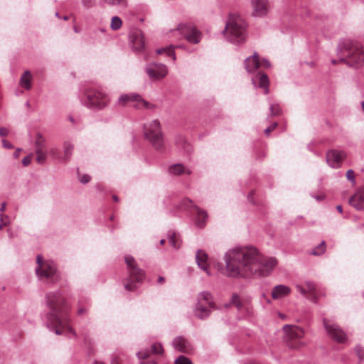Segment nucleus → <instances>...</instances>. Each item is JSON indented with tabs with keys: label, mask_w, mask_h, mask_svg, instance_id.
Here are the masks:
<instances>
[{
	"label": "nucleus",
	"mask_w": 364,
	"mask_h": 364,
	"mask_svg": "<svg viewBox=\"0 0 364 364\" xmlns=\"http://www.w3.org/2000/svg\"><path fill=\"white\" fill-rule=\"evenodd\" d=\"M225 261L229 277L243 278L268 276L277 264L275 258L259 254L252 246L230 250L225 255Z\"/></svg>",
	"instance_id": "nucleus-1"
},
{
	"label": "nucleus",
	"mask_w": 364,
	"mask_h": 364,
	"mask_svg": "<svg viewBox=\"0 0 364 364\" xmlns=\"http://www.w3.org/2000/svg\"><path fill=\"white\" fill-rule=\"evenodd\" d=\"M46 304L48 309L46 313V326L55 334L64 332L75 334L70 326V306L60 291H50L45 295Z\"/></svg>",
	"instance_id": "nucleus-2"
},
{
	"label": "nucleus",
	"mask_w": 364,
	"mask_h": 364,
	"mask_svg": "<svg viewBox=\"0 0 364 364\" xmlns=\"http://www.w3.org/2000/svg\"><path fill=\"white\" fill-rule=\"evenodd\" d=\"M339 61L349 67L359 68L364 65V48L358 43L343 41L338 47Z\"/></svg>",
	"instance_id": "nucleus-3"
},
{
	"label": "nucleus",
	"mask_w": 364,
	"mask_h": 364,
	"mask_svg": "<svg viewBox=\"0 0 364 364\" xmlns=\"http://www.w3.org/2000/svg\"><path fill=\"white\" fill-rule=\"evenodd\" d=\"M247 23L237 14H230L223 33L227 40L233 44H240L246 39Z\"/></svg>",
	"instance_id": "nucleus-4"
},
{
	"label": "nucleus",
	"mask_w": 364,
	"mask_h": 364,
	"mask_svg": "<svg viewBox=\"0 0 364 364\" xmlns=\"http://www.w3.org/2000/svg\"><path fill=\"white\" fill-rule=\"evenodd\" d=\"M124 261L128 267L129 277L124 280V286L127 291H134L137 288L136 282H142L145 274L143 269L138 267L137 263L132 256L125 255Z\"/></svg>",
	"instance_id": "nucleus-5"
},
{
	"label": "nucleus",
	"mask_w": 364,
	"mask_h": 364,
	"mask_svg": "<svg viewBox=\"0 0 364 364\" xmlns=\"http://www.w3.org/2000/svg\"><path fill=\"white\" fill-rule=\"evenodd\" d=\"M36 262L38 266L35 271L40 279L46 280L53 284L60 279V272L53 261H43L41 255H38L36 257Z\"/></svg>",
	"instance_id": "nucleus-6"
},
{
	"label": "nucleus",
	"mask_w": 364,
	"mask_h": 364,
	"mask_svg": "<svg viewBox=\"0 0 364 364\" xmlns=\"http://www.w3.org/2000/svg\"><path fill=\"white\" fill-rule=\"evenodd\" d=\"M145 138L151 144L157 151L164 149V135L159 120L154 119L144 125Z\"/></svg>",
	"instance_id": "nucleus-7"
},
{
	"label": "nucleus",
	"mask_w": 364,
	"mask_h": 364,
	"mask_svg": "<svg viewBox=\"0 0 364 364\" xmlns=\"http://www.w3.org/2000/svg\"><path fill=\"white\" fill-rule=\"evenodd\" d=\"M283 329L285 332L284 341L289 348L299 350L306 346L302 340L305 334L303 328L296 326L284 325Z\"/></svg>",
	"instance_id": "nucleus-8"
},
{
	"label": "nucleus",
	"mask_w": 364,
	"mask_h": 364,
	"mask_svg": "<svg viewBox=\"0 0 364 364\" xmlns=\"http://www.w3.org/2000/svg\"><path fill=\"white\" fill-rule=\"evenodd\" d=\"M85 105L89 108L102 109L105 108L109 102V96L102 90L97 88H89L85 92Z\"/></svg>",
	"instance_id": "nucleus-9"
},
{
	"label": "nucleus",
	"mask_w": 364,
	"mask_h": 364,
	"mask_svg": "<svg viewBox=\"0 0 364 364\" xmlns=\"http://www.w3.org/2000/svg\"><path fill=\"white\" fill-rule=\"evenodd\" d=\"M131 102H134L133 106L136 109H153L155 108L154 105L146 101L140 95L135 92L121 95L118 98L116 105L117 106L125 107Z\"/></svg>",
	"instance_id": "nucleus-10"
},
{
	"label": "nucleus",
	"mask_w": 364,
	"mask_h": 364,
	"mask_svg": "<svg viewBox=\"0 0 364 364\" xmlns=\"http://www.w3.org/2000/svg\"><path fill=\"white\" fill-rule=\"evenodd\" d=\"M173 32L180 34L181 37L193 44H197L201 40V32L191 23H179Z\"/></svg>",
	"instance_id": "nucleus-11"
},
{
	"label": "nucleus",
	"mask_w": 364,
	"mask_h": 364,
	"mask_svg": "<svg viewBox=\"0 0 364 364\" xmlns=\"http://www.w3.org/2000/svg\"><path fill=\"white\" fill-rule=\"evenodd\" d=\"M323 324L327 334L337 343H344L347 336L342 328L333 320L323 318Z\"/></svg>",
	"instance_id": "nucleus-12"
},
{
	"label": "nucleus",
	"mask_w": 364,
	"mask_h": 364,
	"mask_svg": "<svg viewBox=\"0 0 364 364\" xmlns=\"http://www.w3.org/2000/svg\"><path fill=\"white\" fill-rule=\"evenodd\" d=\"M145 70L149 78L153 80L162 79L168 74L166 65L158 63L146 65Z\"/></svg>",
	"instance_id": "nucleus-13"
},
{
	"label": "nucleus",
	"mask_w": 364,
	"mask_h": 364,
	"mask_svg": "<svg viewBox=\"0 0 364 364\" xmlns=\"http://www.w3.org/2000/svg\"><path fill=\"white\" fill-rule=\"evenodd\" d=\"M129 41L132 48L136 52H141L145 46L143 32L139 29H134L129 33Z\"/></svg>",
	"instance_id": "nucleus-14"
},
{
	"label": "nucleus",
	"mask_w": 364,
	"mask_h": 364,
	"mask_svg": "<svg viewBox=\"0 0 364 364\" xmlns=\"http://www.w3.org/2000/svg\"><path fill=\"white\" fill-rule=\"evenodd\" d=\"M345 157L346 154L344 151L332 149L326 153V160L329 166L337 168L341 166L342 161Z\"/></svg>",
	"instance_id": "nucleus-15"
},
{
	"label": "nucleus",
	"mask_w": 364,
	"mask_h": 364,
	"mask_svg": "<svg viewBox=\"0 0 364 364\" xmlns=\"http://www.w3.org/2000/svg\"><path fill=\"white\" fill-rule=\"evenodd\" d=\"M305 284L307 287V289H304L301 285H296V288L297 291H299L301 294L304 296H306V293H309V299L314 302H316L318 297L321 295V293L319 292L317 285L311 282L307 281L305 282Z\"/></svg>",
	"instance_id": "nucleus-16"
},
{
	"label": "nucleus",
	"mask_w": 364,
	"mask_h": 364,
	"mask_svg": "<svg viewBox=\"0 0 364 364\" xmlns=\"http://www.w3.org/2000/svg\"><path fill=\"white\" fill-rule=\"evenodd\" d=\"M252 15L256 17L266 16L269 12L267 0H252Z\"/></svg>",
	"instance_id": "nucleus-17"
},
{
	"label": "nucleus",
	"mask_w": 364,
	"mask_h": 364,
	"mask_svg": "<svg viewBox=\"0 0 364 364\" xmlns=\"http://www.w3.org/2000/svg\"><path fill=\"white\" fill-rule=\"evenodd\" d=\"M182 205L185 208H193L195 210L197 213L196 225L198 227L203 228L205 225V219L208 217L205 211L193 205V201L189 199L183 200Z\"/></svg>",
	"instance_id": "nucleus-18"
},
{
	"label": "nucleus",
	"mask_w": 364,
	"mask_h": 364,
	"mask_svg": "<svg viewBox=\"0 0 364 364\" xmlns=\"http://www.w3.org/2000/svg\"><path fill=\"white\" fill-rule=\"evenodd\" d=\"M203 306H208L213 310L218 309L216 304L213 301V297L210 291H204L200 292L196 297V303Z\"/></svg>",
	"instance_id": "nucleus-19"
},
{
	"label": "nucleus",
	"mask_w": 364,
	"mask_h": 364,
	"mask_svg": "<svg viewBox=\"0 0 364 364\" xmlns=\"http://www.w3.org/2000/svg\"><path fill=\"white\" fill-rule=\"evenodd\" d=\"M173 346L176 350L184 353H191L193 351L192 344L184 337L178 336L173 341Z\"/></svg>",
	"instance_id": "nucleus-20"
},
{
	"label": "nucleus",
	"mask_w": 364,
	"mask_h": 364,
	"mask_svg": "<svg viewBox=\"0 0 364 364\" xmlns=\"http://www.w3.org/2000/svg\"><path fill=\"white\" fill-rule=\"evenodd\" d=\"M349 204L358 210L364 209V188L359 189L349 198Z\"/></svg>",
	"instance_id": "nucleus-21"
},
{
	"label": "nucleus",
	"mask_w": 364,
	"mask_h": 364,
	"mask_svg": "<svg viewBox=\"0 0 364 364\" xmlns=\"http://www.w3.org/2000/svg\"><path fill=\"white\" fill-rule=\"evenodd\" d=\"M150 352L152 354H162L164 352L162 345L159 343H154L151 345V350H149L148 349L141 350L137 352L136 355L139 360H144L149 357Z\"/></svg>",
	"instance_id": "nucleus-22"
},
{
	"label": "nucleus",
	"mask_w": 364,
	"mask_h": 364,
	"mask_svg": "<svg viewBox=\"0 0 364 364\" xmlns=\"http://www.w3.org/2000/svg\"><path fill=\"white\" fill-rule=\"evenodd\" d=\"M212 310V309H210L208 306L195 304L193 312L196 318L200 320H205L210 316Z\"/></svg>",
	"instance_id": "nucleus-23"
},
{
	"label": "nucleus",
	"mask_w": 364,
	"mask_h": 364,
	"mask_svg": "<svg viewBox=\"0 0 364 364\" xmlns=\"http://www.w3.org/2000/svg\"><path fill=\"white\" fill-rule=\"evenodd\" d=\"M259 67L258 55L255 53L252 56L247 58L245 60V68L248 73L255 71Z\"/></svg>",
	"instance_id": "nucleus-24"
},
{
	"label": "nucleus",
	"mask_w": 364,
	"mask_h": 364,
	"mask_svg": "<svg viewBox=\"0 0 364 364\" xmlns=\"http://www.w3.org/2000/svg\"><path fill=\"white\" fill-rule=\"evenodd\" d=\"M208 255L203 250H198L196 255V261L198 266L203 270L205 271L208 275H210L208 272L207 265Z\"/></svg>",
	"instance_id": "nucleus-25"
},
{
	"label": "nucleus",
	"mask_w": 364,
	"mask_h": 364,
	"mask_svg": "<svg viewBox=\"0 0 364 364\" xmlns=\"http://www.w3.org/2000/svg\"><path fill=\"white\" fill-rule=\"evenodd\" d=\"M291 290L287 286L279 284L274 287L272 291V297L274 299H279L289 294Z\"/></svg>",
	"instance_id": "nucleus-26"
},
{
	"label": "nucleus",
	"mask_w": 364,
	"mask_h": 364,
	"mask_svg": "<svg viewBox=\"0 0 364 364\" xmlns=\"http://www.w3.org/2000/svg\"><path fill=\"white\" fill-rule=\"evenodd\" d=\"M36 153H47L46 140L41 133H37L35 140Z\"/></svg>",
	"instance_id": "nucleus-27"
},
{
	"label": "nucleus",
	"mask_w": 364,
	"mask_h": 364,
	"mask_svg": "<svg viewBox=\"0 0 364 364\" xmlns=\"http://www.w3.org/2000/svg\"><path fill=\"white\" fill-rule=\"evenodd\" d=\"M168 172L170 174L175 176L181 175L183 173L190 175L191 173V171L186 168L181 164H176L171 166L168 168Z\"/></svg>",
	"instance_id": "nucleus-28"
},
{
	"label": "nucleus",
	"mask_w": 364,
	"mask_h": 364,
	"mask_svg": "<svg viewBox=\"0 0 364 364\" xmlns=\"http://www.w3.org/2000/svg\"><path fill=\"white\" fill-rule=\"evenodd\" d=\"M73 149L74 146L70 141H65L63 142V156L61 157L60 161L68 162L71 158Z\"/></svg>",
	"instance_id": "nucleus-29"
},
{
	"label": "nucleus",
	"mask_w": 364,
	"mask_h": 364,
	"mask_svg": "<svg viewBox=\"0 0 364 364\" xmlns=\"http://www.w3.org/2000/svg\"><path fill=\"white\" fill-rule=\"evenodd\" d=\"M31 73L29 70H26L20 78V85L25 90H30L31 88Z\"/></svg>",
	"instance_id": "nucleus-30"
},
{
	"label": "nucleus",
	"mask_w": 364,
	"mask_h": 364,
	"mask_svg": "<svg viewBox=\"0 0 364 364\" xmlns=\"http://www.w3.org/2000/svg\"><path fill=\"white\" fill-rule=\"evenodd\" d=\"M168 241L169 244L175 249H178L181 247V240L179 236L176 232H168Z\"/></svg>",
	"instance_id": "nucleus-31"
},
{
	"label": "nucleus",
	"mask_w": 364,
	"mask_h": 364,
	"mask_svg": "<svg viewBox=\"0 0 364 364\" xmlns=\"http://www.w3.org/2000/svg\"><path fill=\"white\" fill-rule=\"evenodd\" d=\"M269 79L266 74H261L259 77V86L264 88V94L269 93Z\"/></svg>",
	"instance_id": "nucleus-32"
},
{
	"label": "nucleus",
	"mask_w": 364,
	"mask_h": 364,
	"mask_svg": "<svg viewBox=\"0 0 364 364\" xmlns=\"http://www.w3.org/2000/svg\"><path fill=\"white\" fill-rule=\"evenodd\" d=\"M326 251V242L325 241H322L320 244H318L315 248H314L311 254L316 256H319L323 255Z\"/></svg>",
	"instance_id": "nucleus-33"
},
{
	"label": "nucleus",
	"mask_w": 364,
	"mask_h": 364,
	"mask_svg": "<svg viewBox=\"0 0 364 364\" xmlns=\"http://www.w3.org/2000/svg\"><path fill=\"white\" fill-rule=\"evenodd\" d=\"M165 51H167L168 53V56L172 58L173 60H176V55L173 51V46H172L166 48H161L156 50V53L159 55L164 54Z\"/></svg>",
	"instance_id": "nucleus-34"
},
{
	"label": "nucleus",
	"mask_w": 364,
	"mask_h": 364,
	"mask_svg": "<svg viewBox=\"0 0 364 364\" xmlns=\"http://www.w3.org/2000/svg\"><path fill=\"white\" fill-rule=\"evenodd\" d=\"M122 21L118 16H114L111 21L110 27L112 30L117 31L122 26Z\"/></svg>",
	"instance_id": "nucleus-35"
},
{
	"label": "nucleus",
	"mask_w": 364,
	"mask_h": 364,
	"mask_svg": "<svg viewBox=\"0 0 364 364\" xmlns=\"http://www.w3.org/2000/svg\"><path fill=\"white\" fill-rule=\"evenodd\" d=\"M230 302L232 305H235L238 310H240L242 307V304L240 299L239 296L237 294H233Z\"/></svg>",
	"instance_id": "nucleus-36"
},
{
	"label": "nucleus",
	"mask_w": 364,
	"mask_h": 364,
	"mask_svg": "<svg viewBox=\"0 0 364 364\" xmlns=\"http://www.w3.org/2000/svg\"><path fill=\"white\" fill-rule=\"evenodd\" d=\"M270 115L277 116L281 114V108L278 105H270L269 107Z\"/></svg>",
	"instance_id": "nucleus-37"
},
{
	"label": "nucleus",
	"mask_w": 364,
	"mask_h": 364,
	"mask_svg": "<svg viewBox=\"0 0 364 364\" xmlns=\"http://www.w3.org/2000/svg\"><path fill=\"white\" fill-rule=\"evenodd\" d=\"M175 364H193V363L189 358H188L183 355H180L179 357H178L176 359Z\"/></svg>",
	"instance_id": "nucleus-38"
},
{
	"label": "nucleus",
	"mask_w": 364,
	"mask_h": 364,
	"mask_svg": "<svg viewBox=\"0 0 364 364\" xmlns=\"http://www.w3.org/2000/svg\"><path fill=\"white\" fill-rule=\"evenodd\" d=\"M36 162L38 164H43L46 160L47 158V153H41V154H36Z\"/></svg>",
	"instance_id": "nucleus-39"
},
{
	"label": "nucleus",
	"mask_w": 364,
	"mask_h": 364,
	"mask_svg": "<svg viewBox=\"0 0 364 364\" xmlns=\"http://www.w3.org/2000/svg\"><path fill=\"white\" fill-rule=\"evenodd\" d=\"M356 354L360 360V361H362L364 359V350L362 348L361 346H357L355 348Z\"/></svg>",
	"instance_id": "nucleus-40"
},
{
	"label": "nucleus",
	"mask_w": 364,
	"mask_h": 364,
	"mask_svg": "<svg viewBox=\"0 0 364 364\" xmlns=\"http://www.w3.org/2000/svg\"><path fill=\"white\" fill-rule=\"evenodd\" d=\"M108 3L112 5H119L122 6L127 5L126 0H108Z\"/></svg>",
	"instance_id": "nucleus-41"
},
{
	"label": "nucleus",
	"mask_w": 364,
	"mask_h": 364,
	"mask_svg": "<svg viewBox=\"0 0 364 364\" xmlns=\"http://www.w3.org/2000/svg\"><path fill=\"white\" fill-rule=\"evenodd\" d=\"M277 127V122L272 123L269 127L264 129V134L268 136L276 127Z\"/></svg>",
	"instance_id": "nucleus-42"
},
{
	"label": "nucleus",
	"mask_w": 364,
	"mask_h": 364,
	"mask_svg": "<svg viewBox=\"0 0 364 364\" xmlns=\"http://www.w3.org/2000/svg\"><path fill=\"white\" fill-rule=\"evenodd\" d=\"M82 5L87 8H91L95 5V0H82Z\"/></svg>",
	"instance_id": "nucleus-43"
},
{
	"label": "nucleus",
	"mask_w": 364,
	"mask_h": 364,
	"mask_svg": "<svg viewBox=\"0 0 364 364\" xmlns=\"http://www.w3.org/2000/svg\"><path fill=\"white\" fill-rule=\"evenodd\" d=\"M91 179V177L87 174H84L82 176H79L80 181L83 183L86 184Z\"/></svg>",
	"instance_id": "nucleus-44"
},
{
	"label": "nucleus",
	"mask_w": 364,
	"mask_h": 364,
	"mask_svg": "<svg viewBox=\"0 0 364 364\" xmlns=\"http://www.w3.org/2000/svg\"><path fill=\"white\" fill-rule=\"evenodd\" d=\"M31 162V155L24 157L22 160V164L24 166H28Z\"/></svg>",
	"instance_id": "nucleus-45"
},
{
	"label": "nucleus",
	"mask_w": 364,
	"mask_h": 364,
	"mask_svg": "<svg viewBox=\"0 0 364 364\" xmlns=\"http://www.w3.org/2000/svg\"><path fill=\"white\" fill-rule=\"evenodd\" d=\"M346 178L348 180L350 181H354V172L353 170L350 169L348 171H347L346 172Z\"/></svg>",
	"instance_id": "nucleus-46"
},
{
	"label": "nucleus",
	"mask_w": 364,
	"mask_h": 364,
	"mask_svg": "<svg viewBox=\"0 0 364 364\" xmlns=\"http://www.w3.org/2000/svg\"><path fill=\"white\" fill-rule=\"evenodd\" d=\"M2 145L5 149H11L14 148L12 144L6 139H2Z\"/></svg>",
	"instance_id": "nucleus-47"
},
{
	"label": "nucleus",
	"mask_w": 364,
	"mask_h": 364,
	"mask_svg": "<svg viewBox=\"0 0 364 364\" xmlns=\"http://www.w3.org/2000/svg\"><path fill=\"white\" fill-rule=\"evenodd\" d=\"M50 154L54 157L59 160H60L61 157H58L57 156L58 154V149L57 148H52L50 149Z\"/></svg>",
	"instance_id": "nucleus-48"
},
{
	"label": "nucleus",
	"mask_w": 364,
	"mask_h": 364,
	"mask_svg": "<svg viewBox=\"0 0 364 364\" xmlns=\"http://www.w3.org/2000/svg\"><path fill=\"white\" fill-rule=\"evenodd\" d=\"M8 134H9V131L7 130V129H6L4 127L0 128V136H6L8 135Z\"/></svg>",
	"instance_id": "nucleus-49"
},
{
	"label": "nucleus",
	"mask_w": 364,
	"mask_h": 364,
	"mask_svg": "<svg viewBox=\"0 0 364 364\" xmlns=\"http://www.w3.org/2000/svg\"><path fill=\"white\" fill-rule=\"evenodd\" d=\"M22 151V149L18 148L13 154V156L15 159L18 158L20 152Z\"/></svg>",
	"instance_id": "nucleus-50"
},
{
	"label": "nucleus",
	"mask_w": 364,
	"mask_h": 364,
	"mask_svg": "<svg viewBox=\"0 0 364 364\" xmlns=\"http://www.w3.org/2000/svg\"><path fill=\"white\" fill-rule=\"evenodd\" d=\"M311 196L313 198H314L318 201L323 200L325 198V196L324 195H319V196L311 195Z\"/></svg>",
	"instance_id": "nucleus-51"
},
{
	"label": "nucleus",
	"mask_w": 364,
	"mask_h": 364,
	"mask_svg": "<svg viewBox=\"0 0 364 364\" xmlns=\"http://www.w3.org/2000/svg\"><path fill=\"white\" fill-rule=\"evenodd\" d=\"M3 217H4V215L1 214V215H0V230H1L4 226L6 225V222H4Z\"/></svg>",
	"instance_id": "nucleus-52"
},
{
	"label": "nucleus",
	"mask_w": 364,
	"mask_h": 364,
	"mask_svg": "<svg viewBox=\"0 0 364 364\" xmlns=\"http://www.w3.org/2000/svg\"><path fill=\"white\" fill-rule=\"evenodd\" d=\"M262 65L265 68H269L270 67V63L268 60L264 59L262 63Z\"/></svg>",
	"instance_id": "nucleus-53"
},
{
	"label": "nucleus",
	"mask_w": 364,
	"mask_h": 364,
	"mask_svg": "<svg viewBox=\"0 0 364 364\" xmlns=\"http://www.w3.org/2000/svg\"><path fill=\"white\" fill-rule=\"evenodd\" d=\"M165 282V278L162 276H159L158 277V279H157V282L159 284H161L163 283H164Z\"/></svg>",
	"instance_id": "nucleus-54"
},
{
	"label": "nucleus",
	"mask_w": 364,
	"mask_h": 364,
	"mask_svg": "<svg viewBox=\"0 0 364 364\" xmlns=\"http://www.w3.org/2000/svg\"><path fill=\"white\" fill-rule=\"evenodd\" d=\"M6 205V203H5V202H3V203H1V208H0V211H1V212H3V211H4V210H5Z\"/></svg>",
	"instance_id": "nucleus-55"
},
{
	"label": "nucleus",
	"mask_w": 364,
	"mask_h": 364,
	"mask_svg": "<svg viewBox=\"0 0 364 364\" xmlns=\"http://www.w3.org/2000/svg\"><path fill=\"white\" fill-rule=\"evenodd\" d=\"M336 210L340 213H343V208H342V205H338L336 206Z\"/></svg>",
	"instance_id": "nucleus-56"
},
{
	"label": "nucleus",
	"mask_w": 364,
	"mask_h": 364,
	"mask_svg": "<svg viewBox=\"0 0 364 364\" xmlns=\"http://www.w3.org/2000/svg\"><path fill=\"white\" fill-rule=\"evenodd\" d=\"M84 312H85V308H80V309H78L77 314H78L79 315H81V314H82Z\"/></svg>",
	"instance_id": "nucleus-57"
},
{
	"label": "nucleus",
	"mask_w": 364,
	"mask_h": 364,
	"mask_svg": "<svg viewBox=\"0 0 364 364\" xmlns=\"http://www.w3.org/2000/svg\"><path fill=\"white\" fill-rule=\"evenodd\" d=\"M230 306H232V304H231V302L230 301L229 303L225 304L224 305V307H225V309H228Z\"/></svg>",
	"instance_id": "nucleus-58"
},
{
	"label": "nucleus",
	"mask_w": 364,
	"mask_h": 364,
	"mask_svg": "<svg viewBox=\"0 0 364 364\" xmlns=\"http://www.w3.org/2000/svg\"><path fill=\"white\" fill-rule=\"evenodd\" d=\"M112 198H113V200H114V201H116V202H117V201L119 200V198H118V197H117V196H114H114H112Z\"/></svg>",
	"instance_id": "nucleus-59"
},
{
	"label": "nucleus",
	"mask_w": 364,
	"mask_h": 364,
	"mask_svg": "<svg viewBox=\"0 0 364 364\" xmlns=\"http://www.w3.org/2000/svg\"><path fill=\"white\" fill-rule=\"evenodd\" d=\"M69 120H70L72 123H73V124L75 123V120H74V119H73V117L69 116Z\"/></svg>",
	"instance_id": "nucleus-60"
},
{
	"label": "nucleus",
	"mask_w": 364,
	"mask_h": 364,
	"mask_svg": "<svg viewBox=\"0 0 364 364\" xmlns=\"http://www.w3.org/2000/svg\"><path fill=\"white\" fill-rule=\"evenodd\" d=\"M252 195H253V193H252H252H250L249 194V196H248V200H249V201H251V200H252L251 198H252Z\"/></svg>",
	"instance_id": "nucleus-61"
},
{
	"label": "nucleus",
	"mask_w": 364,
	"mask_h": 364,
	"mask_svg": "<svg viewBox=\"0 0 364 364\" xmlns=\"http://www.w3.org/2000/svg\"><path fill=\"white\" fill-rule=\"evenodd\" d=\"M64 21H68L69 19V17L68 16H64L63 18H62Z\"/></svg>",
	"instance_id": "nucleus-62"
},
{
	"label": "nucleus",
	"mask_w": 364,
	"mask_h": 364,
	"mask_svg": "<svg viewBox=\"0 0 364 364\" xmlns=\"http://www.w3.org/2000/svg\"><path fill=\"white\" fill-rule=\"evenodd\" d=\"M112 364H118L117 361L116 359H114L112 361Z\"/></svg>",
	"instance_id": "nucleus-63"
},
{
	"label": "nucleus",
	"mask_w": 364,
	"mask_h": 364,
	"mask_svg": "<svg viewBox=\"0 0 364 364\" xmlns=\"http://www.w3.org/2000/svg\"><path fill=\"white\" fill-rule=\"evenodd\" d=\"M361 107L363 110L364 111V101L361 102Z\"/></svg>",
	"instance_id": "nucleus-64"
}]
</instances>
